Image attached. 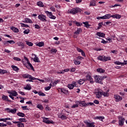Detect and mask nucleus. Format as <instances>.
Listing matches in <instances>:
<instances>
[{
	"label": "nucleus",
	"instance_id": "nucleus-1",
	"mask_svg": "<svg viewBox=\"0 0 127 127\" xmlns=\"http://www.w3.org/2000/svg\"><path fill=\"white\" fill-rule=\"evenodd\" d=\"M79 106L80 107H88V106H95L94 103L89 102L86 103L85 101L78 102Z\"/></svg>",
	"mask_w": 127,
	"mask_h": 127
},
{
	"label": "nucleus",
	"instance_id": "nucleus-2",
	"mask_svg": "<svg viewBox=\"0 0 127 127\" xmlns=\"http://www.w3.org/2000/svg\"><path fill=\"white\" fill-rule=\"evenodd\" d=\"M98 60H100V61H109V60H111V57H107L105 56H100L98 57Z\"/></svg>",
	"mask_w": 127,
	"mask_h": 127
},
{
	"label": "nucleus",
	"instance_id": "nucleus-3",
	"mask_svg": "<svg viewBox=\"0 0 127 127\" xmlns=\"http://www.w3.org/2000/svg\"><path fill=\"white\" fill-rule=\"evenodd\" d=\"M77 12H81V9L79 8H72L69 11V12H68V13H71V14H76V13H77Z\"/></svg>",
	"mask_w": 127,
	"mask_h": 127
},
{
	"label": "nucleus",
	"instance_id": "nucleus-4",
	"mask_svg": "<svg viewBox=\"0 0 127 127\" xmlns=\"http://www.w3.org/2000/svg\"><path fill=\"white\" fill-rule=\"evenodd\" d=\"M23 78L25 79H30V80H36V78L33 77L28 73L24 74L22 75Z\"/></svg>",
	"mask_w": 127,
	"mask_h": 127
},
{
	"label": "nucleus",
	"instance_id": "nucleus-5",
	"mask_svg": "<svg viewBox=\"0 0 127 127\" xmlns=\"http://www.w3.org/2000/svg\"><path fill=\"white\" fill-rule=\"evenodd\" d=\"M38 17L41 21H43V22H46V21H47V20H46V16H45V15L40 14Z\"/></svg>",
	"mask_w": 127,
	"mask_h": 127
},
{
	"label": "nucleus",
	"instance_id": "nucleus-6",
	"mask_svg": "<svg viewBox=\"0 0 127 127\" xmlns=\"http://www.w3.org/2000/svg\"><path fill=\"white\" fill-rule=\"evenodd\" d=\"M67 87L69 89L71 90L72 89H73L74 87H78V83H77L75 81H72L71 84H68L67 85Z\"/></svg>",
	"mask_w": 127,
	"mask_h": 127
},
{
	"label": "nucleus",
	"instance_id": "nucleus-7",
	"mask_svg": "<svg viewBox=\"0 0 127 127\" xmlns=\"http://www.w3.org/2000/svg\"><path fill=\"white\" fill-rule=\"evenodd\" d=\"M118 119L119 121V126L123 127V126H124V123H125V118L121 116H118Z\"/></svg>",
	"mask_w": 127,
	"mask_h": 127
},
{
	"label": "nucleus",
	"instance_id": "nucleus-8",
	"mask_svg": "<svg viewBox=\"0 0 127 127\" xmlns=\"http://www.w3.org/2000/svg\"><path fill=\"white\" fill-rule=\"evenodd\" d=\"M45 12L47 14V15L49 16V17L50 18H51L52 19H55L56 18V16L53 15V14H52V12H49L48 11H45Z\"/></svg>",
	"mask_w": 127,
	"mask_h": 127
},
{
	"label": "nucleus",
	"instance_id": "nucleus-9",
	"mask_svg": "<svg viewBox=\"0 0 127 127\" xmlns=\"http://www.w3.org/2000/svg\"><path fill=\"white\" fill-rule=\"evenodd\" d=\"M100 77H101V76L100 75L95 76V81L96 82V83H99V84H103V81L102 79L101 80V79L100 78Z\"/></svg>",
	"mask_w": 127,
	"mask_h": 127
},
{
	"label": "nucleus",
	"instance_id": "nucleus-10",
	"mask_svg": "<svg viewBox=\"0 0 127 127\" xmlns=\"http://www.w3.org/2000/svg\"><path fill=\"white\" fill-rule=\"evenodd\" d=\"M114 98L115 99L116 102H120L123 100V97L120 95L117 94L114 95Z\"/></svg>",
	"mask_w": 127,
	"mask_h": 127
},
{
	"label": "nucleus",
	"instance_id": "nucleus-11",
	"mask_svg": "<svg viewBox=\"0 0 127 127\" xmlns=\"http://www.w3.org/2000/svg\"><path fill=\"white\" fill-rule=\"evenodd\" d=\"M49 119L47 118H43V122L45 123V124H53V121H50V120H48Z\"/></svg>",
	"mask_w": 127,
	"mask_h": 127
},
{
	"label": "nucleus",
	"instance_id": "nucleus-12",
	"mask_svg": "<svg viewBox=\"0 0 127 127\" xmlns=\"http://www.w3.org/2000/svg\"><path fill=\"white\" fill-rule=\"evenodd\" d=\"M5 110L9 111V113H11V114H14L16 113L17 109L16 108H14V109H10V108H6Z\"/></svg>",
	"mask_w": 127,
	"mask_h": 127
},
{
	"label": "nucleus",
	"instance_id": "nucleus-13",
	"mask_svg": "<svg viewBox=\"0 0 127 127\" xmlns=\"http://www.w3.org/2000/svg\"><path fill=\"white\" fill-rule=\"evenodd\" d=\"M94 94H96V97L98 98V99H100V98L102 97V92L101 91H98V92H95Z\"/></svg>",
	"mask_w": 127,
	"mask_h": 127
},
{
	"label": "nucleus",
	"instance_id": "nucleus-14",
	"mask_svg": "<svg viewBox=\"0 0 127 127\" xmlns=\"http://www.w3.org/2000/svg\"><path fill=\"white\" fill-rule=\"evenodd\" d=\"M86 80L88 81H90V83L91 84H93L94 83V81H93V78L91 77L89 74L86 76Z\"/></svg>",
	"mask_w": 127,
	"mask_h": 127
},
{
	"label": "nucleus",
	"instance_id": "nucleus-15",
	"mask_svg": "<svg viewBox=\"0 0 127 127\" xmlns=\"http://www.w3.org/2000/svg\"><path fill=\"white\" fill-rule=\"evenodd\" d=\"M27 64L28 65H26V67L28 69L31 68V70H32L33 71H34V68L33 67V66H32V64L29 62H28Z\"/></svg>",
	"mask_w": 127,
	"mask_h": 127
},
{
	"label": "nucleus",
	"instance_id": "nucleus-16",
	"mask_svg": "<svg viewBox=\"0 0 127 127\" xmlns=\"http://www.w3.org/2000/svg\"><path fill=\"white\" fill-rule=\"evenodd\" d=\"M111 17H112L111 14H106L105 15L102 16L101 18H102V19H109V18H111Z\"/></svg>",
	"mask_w": 127,
	"mask_h": 127
},
{
	"label": "nucleus",
	"instance_id": "nucleus-17",
	"mask_svg": "<svg viewBox=\"0 0 127 127\" xmlns=\"http://www.w3.org/2000/svg\"><path fill=\"white\" fill-rule=\"evenodd\" d=\"M84 123L87 126L86 127H95V125H94V123H90L88 122H85Z\"/></svg>",
	"mask_w": 127,
	"mask_h": 127
},
{
	"label": "nucleus",
	"instance_id": "nucleus-18",
	"mask_svg": "<svg viewBox=\"0 0 127 127\" xmlns=\"http://www.w3.org/2000/svg\"><path fill=\"white\" fill-rule=\"evenodd\" d=\"M109 92H110V90H108L107 92H102V95L104 96V97H109L110 95V94L109 93Z\"/></svg>",
	"mask_w": 127,
	"mask_h": 127
},
{
	"label": "nucleus",
	"instance_id": "nucleus-19",
	"mask_svg": "<svg viewBox=\"0 0 127 127\" xmlns=\"http://www.w3.org/2000/svg\"><path fill=\"white\" fill-rule=\"evenodd\" d=\"M10 29L13 31V32H15V33H17L19 32V30H18V28L14 27H11Z\"/></svg>",
	"mask_w": 127,
	"mask_h": 127
},
{
	"label": "nucleus",
	"instance_id": "nucleus-20",
	"mask_svg": "<svg viewBox=\"0 0 127 127\" xmlns=\"http://www.w3.org/2000/svg\"><path fill=\"white\" fill-rule=\"evenodd\" d=\"M23 22H25L26 23H33V22H32V20H31V19L28 18H26L25 19V20L23 21Z\"/></svg>",
	"mask_w": 127,
	"mask_h": 127
},
{
	"label": "nucleus",
	"instance_id": "nucleus-21",
	"mask_svg": "<svg viewBox=\"0 0 127 127\" xmlns=\"http://www.w3.org/2000/svg\"><path fill=\"white\" fill-rule=\"evenodd\" d=\"M2 100H3V101H7V102H11L10 100H8V97L4 95H2Z\"/></svg>",
	"mask_w": 127,
	"mask_h": 127
},
{
	"label": "nucleus",
	"instance_id": "nucleus-22",
	"mask_svg": "<svg viewBox=\"0 0 127 127\" xmlns=\"http://www.w3.org/2000/svg\"><path fill=\"white\" fill-rule=\"evenodd\" d=\"M83 24H84V26L87 28H90V26H91V25L89 24V22L88 21L83 22Z\"/></svg>",
	"mask_w": 127,
	"mask_h": 127
},
{
	"label": "nucleus",
	"instance_id": "nucleus-23",
	"mask_svg": "<svg viewBox=\"0 0 127 127\" xmlns=\"http://www.w3.org/2000/svg\"><path fill=\"white\" fill-rule=\"evenodd\" d=\"M97 35H98V36H99V37H102L103 38H104V37H105V34L104 33L99 32L97 33Z\"/></svg>",
	"mask_w": 127,
	"mask_h": 127
},
{
	"label": "nucleus",
	"instance_id": "nucleus-24",
	"mask_svg": "<svg viewBox=\"0 0 127 127\" xmlns=\"http://www.w3.org/2000/svg\"><path fill=\"white\" fill-rule=\"evenodd\" d=\"M112 17H113V18H117L118 19H120V18L122 17V16L120 14H115L112 15Z\"/></svg>",
	"mask_w": 127,
	"mask_h": 127
},
{
	"label": "nucleus",
	"instance_id": "nucleus-25",
	"mask_svg": "<svg viewBox=\"0 0 127 127\" xmlns=\"http://www.w3.org/2000/svg\"><path fill=\"white\" fill-rule=\"evenodd\" d=\"M11 95L13 97H16V96H18V94H17V92L14 90L11 91Z\"/></svg>",
	"mask_w": 127,
	"mask_h": 127
},
{
	"label": "nucleus",
	"instance_id": "nucleus-26",
	"mask_svg": "<svg viewBox=\"0 0 127 127\" xmlns=\"http://www.w3.org/2000/svg\"><path fill=\"white\" fill-rule=\"evenodd\" d=\"M17 45H18V46H20L22 49L24 48V44H23V43H22L21 42H17Z\"/></svg>",
	"mask_w": 127,
	"mask_h": 127
},
{
	"label": "nucleus",
	"instance_id": "nucleus-27",
	"mask_svg": "<svg viewBox=\"0 0 127 127\" xmlns=\"http://www.w3.org/2000/svg\"><path fill=\"white\" fill-rule=\"evenodd\" d=\"M35 57L34 58V62L37 63H40V61H39V58H38V57H36V55H34Z\"/></svg>",
	"mask_w": 127,
	"mask_h": 127
},
{
	"label": "nucleus",
	"instance_id": "nucleus-28",
	"mask_svg": "<svg viewBox=\"0 0 127 127\" xmlns=\"http://www.w3.org/2000/svg\"><path fill=\"white\" fill-rule=\"evenodd\" d=\"M17 115L18 117H21V118H24V117H25V114L21 112H18V113H17Z\"/></svg>",
	"mask_w": 127,
	"mask_h": 127
},
{
	"label": "nucleus",
	"instance_id": "nucleus-29",
	"mask_svg": "<svg viewBox=\"0 0 127 127\" xmlns=\"http://www.w3.org/2000/svg\"><path fill=\"white\" fill-rule=\"evenodd\" d=\"M24 89L25 90H31V86L30 85V84H27V85L26 86V87H24Z\"/></svg>",
	"mask_w": 127,
	"mask_h": 127
},
{
	"label": "nucleus",
	"instance_id": "nucleus-30",
	"mask_svg": "<svg viewBox=\"0 0 127 127\" xmlns=\"http://www.w3.org/2000/svg\"><path fill=\"white\" fill-rule=\"evenodd\" d=\"M37 46H39V47H42L44 46V42H40L39 43L36 44Z\"/></svg>",
	"mask_w": 127,
	"mask_h": 127
},
{
	"label": "nucleus",
	"instance_id": "nucleus-31",
	"mask_svg": "<svg viewBox=\"0 0 127 127\" xmlns=\"http://www.w3.org/2000/svg\"><path fill=\"white\" fill-rule=\"evenodd\" d=\"M81 32H82V29L78 28L77 29L76 31L74 32V34H76V35L80 34Z\"/></svg>",
	"mask_w": 127,
	"mask_h": 127
},
{
	"label": "nucleus",
	"instance_id": "nucleus-32",
	"mask_svg": "<svg viewBox=\"0 0 127 127\" xmlns=\"http://www.w3.org/2000/svg\"><path fill=\"white\" fill-rule=\"evenodd\" d=\"M89 5H90V6H95V5H96V1H95V0L91 1Z\"/></svg>",
	"mask_w": 127,
	"mask_h": 127
},
{
	"label": "nucleus",
	"instance_id": "nucleus-33",
	"mask_svg": "<svg viewBox=\"0 0 127 127\" xmlns=\"http://www.w3.org/2000/svg\"><path fill=\"white\" fill-rule=\"evenodd\" d=\"M37 4L38 6H40V7H43L44 6V5H43V3L42 1H39L37 3Z\"/></svg>",
	"mask_w": 127,
	"mask_h": 127
},
{
	"label": "nucleus",
	"instance_id": "nucleus-34",
	"mask_svg": "<svg viewBox=\"0 0 127 127\" xmlns=\"http://www.w3.org/2000/svg\"><path fill=\"white\" fill-rule=\"evenodd\" d=\"M95 120H100V121H103V120H105V117L99 116L95 117Z\"/></svg>",
	"mask_w": 127,
	"mask_h": 127
},
{
	"label": "nucleus",
	"instance_id": "nucleus-35",
	"mask_svg": "<svg viewBox=\"0 0 127 127\" xmlns=\"http://www.w3.org/2000/svg\"><path fill=\"white\" fill-rule=\"evenodd\" d=\"M97 71V72H99V73H105V70L101 68H98Z\"/></svg>",
	"mask_w": 127,
	"mask_h": 127
},
{
	"label": "nucleus",
	"instance_id": "nucleus-36",
	"mask_svg": "<svg viewBox=\"0 0 127 127\" xmlns=\"http://www.w3.org/2000/svg\"><path fill=\"white\" fill-rule=\"evenodd\" d=\"M17 126L18 127H24V124L21 122H20L17 125Z\"/></svg>",
	"mask_w": 127,
	"mask_h": 127
},
{
	"label": "nucleus",
	"instance_id": "nucleus-37",
	"mask_svg": "<svg viewBox=\"0 0 127 127\" xmlns=\"http://www.w3.org/2000/svg\"><path fill=\"white\" fill-rule=\"evenodd\" d=\"M12 69L14 70V71H18L19 69L18 67H17L15 65H12L11 66Z\"/></svg>",
	"mask_w": 127,
	"mask_h": 127
},
{
	"label": "nucleus",
	"instance_id": "nucleus-38",
	"mask_svg": "<svg viewBox=\"0 0 127 127\" xmlns=\"http://www.w3.org/2000/svg\"><path fill=\"white\" fill-rule=\"evenodd\" d=\"M20 123H25L26 122V120L24 118H20L19 119Z\"/></svg>",
	"mask_w": 127,
	"mask_h": 127
},
{
	"label": "nucleus",
	"instance_id": "nucleus-39",
	"mask_svg": "<svg viewBox=\"0 0 127 127\" xmlns=\"http://www.w3.org/2000/svg\"><path fill=\"white\" fill-rule=\"evenodd\" d=\"M20 24L21 25V27H29V26H28V25H26L23 23H20Z\"/></svg>",
	"mask_w": 127,
	"mask_h": 127
},
{
	"label": "nucleus",
	"instance_id": "nucleus-40",
	"mask_svg": "<svg viewBox=\"0 0 127 127\" xmlns=\"http://www.w3.org/2000/svg\"><path fill=\"white\" fill-rule=\"evenodd\" d=\"M27 45H28V46H33V43L28 42V41H26Z\"/></svg>",
	"mask_w": 127,
	"mask_h": 127
},
{
	"label": "nucleus",
	"instance_id": "nucleus-41",
	"mask_svg": "<svg viewBox=\"0 0 127 127\" xmlns=\"http://www.w3.org/2000/svg\"><path fill=\"white\" fill-rule=\"evenodd\" d=\"M73 22H74V23H75V24H76V25L77 26H81V25H82V23L80 24V22H77L76 21H73Z\"/></svg>",
	"mask_w": 127,
	"mask_h": 127
},
{
	"label": "nucleus",
	"instance_id": "nucleus-42",
	"mask_svg": "<svg viewBox=\"0 0 127 127\" xmlns=\"http://www.w3.org/2000/svg\"><path fill=\"white\" fill-rule=\"evenodd\" d=\"M73 61L75 65H80V64H81V62H80V61H78L76 60H74Z\"/></svg>",
	"mask_w": 127,
	"mask_h": 127
},
{
	"label": "nucleus",
	"instance_id": "nucleus-43",
	"mask_svg": "<svg viewBox=\"0 0 127 127\" xmlns=\"http://www.w3.org/2000/svg\"><path fill=\"white\" fill-rule=\"evenodd\" d=\"M37 108L38 109H39V110H43V106H42V105H40V104H38L37 106Z\"/></svg>",
	"mask_w": 127,
	"mask_h": 127
},
{
	"label": "nucleus",
	"instance_id": "nucleus-44",
	"mask_svg": "<svg viewBox=\"0 0 127 127\" xmlns=\"http://www.w3.org/2000/svg\"><path fill=\"white\" fill-rule=\"evenodd\" d=\"M30 30H29V29H26V30H25L24 31H23V34H28V33H29Z\"/></svg>",
	"mask_w": 127,
	"mask_h": 127
},
{
	"label": "nucleus",
	"instance_id": "nucleus-45",
	"mask_svg": "<svg viewBox=\"0 0 127 127\" xmlns=\"http://www.w3.org/2000/svg\"><path fill=\"white\" fill-rule=\"evenodd\" d=\"M38 95H39L40 96H42V97L46 96L45 95V94H44V93H43V92H42L41 91H39L38 92Z\"/></svg>",
	"mask_w": 127,
	"mask_h": 127
},
{
	"label": "nucleus",
	"instance_id": "nucleus-46",
	"mask_svg": "<svg viewBox=\"0 0 127 127\" xmlns=\"http://www.w3.org/2000/svg\"><path fill=\"white\" fill-rule=\"evenodd\" d=\"M103 22H100L98 24V27L97 28V29H100V28H102V26L103 25Z\"/></svg>",
	"mask_w": 127,
	"mask_h": 127
},
{
	"label": "nucleus",
	"instance_id": "nucleus-47",
	"mask_svg": "<svg viewBox=\"0 0 127 127\" xmlns=\"http://www.w3.org/2000/svg\"><path fill=\"white\" fill-rule=\"evenodd\" d=\"M59 118L62 119V120H66L67 119V117L64 115H62L61 117H59Z\"/></svg>",
	"mask_w": 127,
	"mask_h": 127
},
{
	"label": "nucleus",
	"instance_id": "nucleus-48",
	"mask_svg": "<svg viewBox=\"0 0 127 127\" xmlns=\"http://www.w3.org/2000/svg\"><path fill=\"white\" fill-rule=\"evenodd\" d=\"M77 83L80 85H82V84H84V81L80 79L79 80H78Z\"/></svg>",
	"mask_w": 127,
	"mask_h": 127
},
{
	"label": "nucleus",
	"instance_id": "nucleus-49",
	"mask_svg": "<svg viewBox=\"0 0 127 127\" xmlns=\"http://www.w3.org/2000/svg\"><path fill=\"white\" fill-rule=\"evenodd\" d=\"M51 53H56L57 52V50L56 49H52L51 50Z\"/></svg>",
	"mask_w": 127,
	"mask_h": 127
},
{
	"label": "nucleus",
	"instance_id": "nucleus-50",
	"mask_svg": "<svg viewBox=\"0 0 127 127\" xmlns=\"http://www.w3.org/2000/svg\"><path fill=\"white\" fill-rule=\"evenodd\" d=\"M61 92L64 94H68V90H66L65 89H62Z\"/></svg>",
	"mask_w": 127,
	"mask_h": 127
},
{
	"label": "nucleus",
	"instance_id": "nucleus-51",
	"mask_svg": "<svg viewBox=\"0 0 127 127\" xmlns=\"http://www.w3.org/2000/svg\"><path fill=\"white\" fill-rule=\"evenodd\" d=\"M13 59H14V60H15L16 61H21V59H20L19 58L14 57Z\"/></svg>",
	"mask_w": 127,
	"mask_h": 127
},
{
	"label": "nucleus",
	"instance_id": "nucleus-52",
	"mask_svg": "<svg viewBox=\"0 0 127 127\" xmlns=\"http://www.w3.org/2000/svg\"><path fill=\"white\" fill-rule=\"evenodd\" d=\"M51 89V86H46L45 87V91H49Z\"/></svg>",
	"mask_w": 127,
	"mask_h": 127
},
{
	"label": "nucleus",
	"instance_id": "nucleus-53",
	"mask_svg": "<svg viewBox=\"0 0 127 127\" xmlns=\"http://www.w3.org/2000/svg\"><path fill=\"white\" fill-rule=\"evenodd\" d=\"M99 78H100V80H102V81H103V80H104V79L107 78V76H100Z\"/></svg>",
	"mask_w": 127,
	"mask_h": 127
},
{
	"label": "nucleus",
	"instance_id": "nucleus-54",
	"mask_svg": "<svg viewBox=\"0 0 127 127\" xmlns=\"http://www.w3.org/2000/svg\"><path fill=\"white\" fill-rule=\"evenodd\" d=\"M22 108L23 109V111L28 110V109L27 108V106H22Z\"/></svg>",
	"mask_w": 127,
	"mask_h": 127
},
{
	"label": "nucleus",
	"instance_id": "nucleus-55",
	"mask_svg": "<svg viewBox=\"0 0 127 127\" xmlns=\"http://www.w3.org/2000/svg\"><path fill=\"white\" fill-rule=\"evenodd\" d=\"M4 73H6V70L0 69V74H4Z\"/></svg>",
	"mask_w": 127,
	"mask_h": 127
},
{
	"label": "nucleus",
	"instance_id": "nucleus-56",
	"mask_svg": "<svg viewBox=\"0 0 127 127\" xmlns=\"http://www.w3.org/2000/svg\"><path fill=\"white\" fill-rule=\"evenodd\" d=\"M8 43H9L10 44H14L15 43V42L13 40H10L8 41Z\"/></svg>",
	"mask_w": 127,
	"mask_h": 127
},
{
	"label": "nucleus",
	"instance_id": "nucleus-57",
	"mask_svg": "<svg viewBox=\"0 0 127 127\" xmlns=\"http://www.w3.org/2000/svg\"><path fill=\"white\" fill-rule=\"evenodd\" d=\"M78 102H79V101L77 102L78 104H75V105H73L72 106H71V108H78V105H80V104H79Z\"/></svg>",
	"mask_w": 127,
	"mask_h": 127
},
{
	"label": "nucleus",
	"instance_id": "nucleus-58",
	"mask_svg": "<svg viewBox=\"0 0 127 127\" xmlns=\"http://www.w3.org/2000/svg\"><path fill=\"white\" fill-rule=\"evenodd\" d=\"M116 6H121V4H115L114 5H111L110 7H115Z\"/></svg>",
	"mask_w": 127,
	"mask_h": 127
},
{
	"label": "nucleus",
	"instance_id": "nucleus-59",
	"mask_svg": "<svg viewBox=\"0 0 127 127\" xmlns=\"http://www.w3.org/2000/svg\"><path fill=\"white\" fill-rule=\"evenodd\" d=\"M3 44H4V45H8V41H3Z\"/></svg>",
	"mask_w": 127,
	"mask_h": 127
},
{
	"label": "nucleus",
	"instance_id": "nucleus-60",
	"mask_svg": "<svg viewBox=\"0 0 127 127\" xmlns=\"http://www.w3.org/2000/svg\"><path fill=\"white\" fill-rule=\"evenodd\" d=\"M77 127H84V124L83 123H79L77 126Z\"/></svg>",
	"mask_w": 127,
	"mask_h": 127
},
{
	"label": "nucleus",
	"instance_id": "nucleus-61",
	"mask_svg": "<svg viewBox=\"0 0 127 127\" xmlns=\"http://www.w3.org/2000/svg\"><path fill=\"white\" fill-rule=\"evenodd\" d=\"M101 43H103V44H107L108 43V41H105V40L102 39V41H101Z\"/></svg>",
	"mask_w": 127,
	"mask_h": 127
},
{
	"label": "nucleus",
	"instance_id": "nucleus-62",
	"mask_svg": "<svg viewBox=\"0 0 127 127\" xmlns=\"http://www.w3.org/2000/svg\"><path fill=\"white\" fill-rule=\"evenodd\" d=\"M0 127H6V124L3 123H0Z\"/></svg>",
	"mask_w": 127,
	"mask_h": 127
},
{
	"label": "nucleus",
	"instance_id": "nucleus-63",
	"mask_svg": "<svg viewBox=\"0 0 127 127\" xmlns=\"http://www.w3.org/2000/svg\"><path fill=\"white\" fill-rule=\"evenodd\" d=\"M57 83H59V80H55L53 83V85H56Z\"/></svg>",
	"mask_w": 127,
	"mask_h": 127
},
{
	"label": "nucleus",
	"instance_id": "nucleus-64",
	"mask_svg": "<svg viewBox=\"0 0 127 127\" xmlns=\"http://www.w3.org/2000/svg\"><path fill=\"white\" fill-rule=\"evenodd\" d=\"M35 27L37 29H39V28H40V26H39L38 24L35 25Z\"/></svg>",
	"mask_w": 127,
	"mask_h": 127
}]
</instances>
